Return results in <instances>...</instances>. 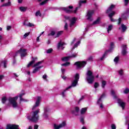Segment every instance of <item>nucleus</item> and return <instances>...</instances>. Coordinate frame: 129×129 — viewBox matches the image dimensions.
<instances>
[{"label": "nucleus", "mask_w": 129, "mask_h": 129, "mask_svg": "<svg viewBox=\"0 0 129 129\" xmlns=\"http://www.w3.org/2000/svg\"><path fill=\"white\" fill-rule=\"evenodd\" d=\"M28 24H29V22H28V20H25L23 23L24 26H26L27 27H28Z\"/></svg>", "instance_id": "obj_42"}, {"label": "nucleus", "mask_w": 129, "mask_h": 129, "mask_svg": "<svg viewBox=\"0 0 129 129\" xmlns=\"http://www.w3.org/2000/svg\"><path fill=\"white\" fill-rule=\"evenodd\" d=\"M117 102L119 106H121L122 109H124V106H125V103L123 102V101H122V100H121L120 99H117Z\"/></svg>", "instance_id": "obj_15"}, {"label": "nucleus", "mask_w": 129, "mask_h": 129, "mask_svg": "<svg viewBox=\"0 0 129 129\" xmlns=\"http://www.w3.org/2000/svg\"><path fill=\"white\" fill-rule=\"evenodd\" d=\"M24 95H25L24 93H22V94H21L20 95H19V97H20V98H21V100H22V97H23V96H24Z\"/></svg>", "instance_id": "obj_56"}, {"label": "nucleus", "mask_w": 129, "mask_h": 129, "mask_svg": "<svg viewBox=\"0 0 129 129\" xmlns=\"http://www.w3.org/2000/svg\"><path fill=\"white\" fill-rule=\"evenodd\" d=\"M48 110H49L48 108L46 107V108H44V114H43V116L44 117H48V115L46 114V113L47 112Z\"/></svg>", "instance_id": "obj_27"}, {"label": "nucleus", "mask_w": 129, "mask_h": 129, "mask_svg": "<svg viewBox=\"0 0 129 129\" xmlns=\"http://www.w3.org/2000/svg\"><path fill=\"white\" fill-rule=\"evenodd\" d=\"M125 125H127L128 127L127 129H129V116H125Z\"/></svg>", "instance_id": "obj_22"}, {"label": "nucleus", "mask_w": 129, "mask_h": 129, "mask_svg": "<svg viewBox=\"0 0 129 129\" xmlns=\"http://www.w3.org/2000/svg\"><path fill=\"white\" fill-rule=\"evenodd\" d=\"M111 128L112 129H116V126H115V124H111Z\"/></svg>", "instance_id": "obj_50"}, {"label": "nucleus", "mask_w": 129, "mask_h": 129, "mask_svg": "<svg viewBox=\"0 0 129 129\" xmlns=\"http://www.w3.org/2000/svg\"><path fill=\"white\" fill-rule=\"evenodd\" d=\"M42 63H43V61H38L36 63L34 64L32 67L35 68L33 70L32 73H36L38 72V71H39V70H40V69H41V68H43V66H40L41 64H42Z\"/></svg>", "instance_id": "obj_5"}, {"label": "nucleus", "mask_w": 129, "mask_h": 129, "mask_svg": "<svg viewBox=\"0 0 129 129\" xmlns=\"http://www.w3.org/2000/svg\"><path fill=\"white\" fill-rule=\"evenodd\" d=\"M2 63H4V65H6L7 64V63H8V61L7 60H4L3 61H2Z\"/></svg>", "instance_id": "obj_60"}, {"label": "nucleus", "mask_w": 129, "mask_h": 129, "mask_svg": "<svg viewBox=\"0 0 129 129\" xmlns=\"http://www.w3.org/2000/svg\"><path fill=\"white\" fill-rule=\"evenodd\" d=\"M34 24L33 23L28 22V25H27V27H34Z\"/></svg>", "instance_id": "obj_47"}, {"label": "nucleus", "mask_w": 129, "mask_h": 129, "mask_svg": "<svg viewBox=\"0 0 129 129\" xmlns=\"http://www.w3.org/2000/svg\"><path fill=\"white\" fill-rule=\"evenodd\" d=\"M76 23V19L75 17L73 18L71 20V23L70 24V27H72Z\"/></svg>", "instance_id": "obj_20"}, {"label": "nucleus", "mask_w": 129, "mask_h": 129, "mask_svg": "<svg viewBox=\"0 0 129 129\" xmlns=\"http://www.w3.org/2000/svg\"><path fill=\"white\" fill-rule=\"evenodd\" d=\"M122 29V32H124L126 30V26L124 24H121V27H119V30Z\"/></svg>", "instance_id": "obj_24"}, {"label": "nucleus", "mask_w": 129, "mask_h": 129, "mask_svg": "<svg viewBox=\"0 0 129 129\" xmlns=\"http://www.w3.org/2000/svg\"><path fill=\"white\" fill-rule=\"evenodd\" d=\"M93 59V58H92V56H90V57L88 58V60H89V61H92Z\"/></svg>", "instance_id": "obj_61"}, {"label": "nucleus", "mask_w": 129, "mask_h": 129, "mask_svg": "<svg viewBox=\"0 0 129 129\" xmlns=\"http://www.w3.org/2000/svg\"><path fill=\"white\" fill-rule=\"evenodd\" d=\"M114 15H115V12L113 11L112 13H111L109 14L108 16L110 18H112V17H113V16H114Z\"/></svg>", "instance_id": "obj_38"}, {"label": "nucleus", "mask_w": 129, "mask_h": 129, "mask_svg": "<svg viewBox=\"0 0 129 129\" xmlns=\"http://www.w3.org/2000/svg\"><path fill=\"white\" fill-rule=\"evenodd\" d=\"M30 32H28L27 33H25L24 35V38H27V37H28V36H29L30 35Z\"/></svg>", "instance_id": "obj_49"}, {"label": "nucleus", "mask_w": 129, "mask_h": 129, "mask_svg": "<svg viewBox=\"0 0 129 129\" xmlns=\"http://www.w3.org/2000/svg\"><path fill=\"white\" fill-rule=\"evenodd\" d=\"M98 86H99V84L98 83H95L94 85V87L95 88H97V87H98Z\"/></svg>", "instance_id": "obj_44"}, {"label": "nucleus", "mask_w": 129, "mask_h": 129, "mask_svg": "<svg viewBox=\"0 0 129 129\" xmlns=\"http://www.w3.org/2000/svg\"><path fill=\"white\" fill-rule=\"evenodd\" d=\"M50 0H44L42 2L39 4L40 6H44V5H46Z\"/></svg>", "instance_id": "obj_30"}, {"label": "nucleus", "mask_w": 129, "mask_h": 129, "mask_svg": "<svg viewBox=\"0 0 129 129\" xmlns=\"http://www.w3.org/2000/svg\"><path fill=\"white\" fill-rule=\"evenodd\" d=\"M18 53H20L21 58L25 57L27 55V49H20L18 52L16 53V54H18Z\"/></svg>", "instance_id": "obj_9"}, {"label": "nucleus", "mask_w": 129, "mask_h": 129, "mask_svg": "<svg viewBox=\"0 0 129 129\" xmlns=\"http://www.w3.org/2000/svg\"><path fill=\"white\" fill-rule=\"evenodd\" d=\"M113 46H114V43L113 42H111L110 44L111 49H112V48H113Z\"/></svg>", "instance_id": "obj_58"}, {"label": "nucleus", "mask_w": 129, "mask_h": 129, "mask_svg": "<svg viewBox=\"0 0 129 129\" xmlns=\"http://www.w3.org/2000/svg\"><path fill=\"white\" fill-rule=\"evenodd\" d=\"M80 8V6L79 7H77L75 8V10H71L72 9H73V6H69L68 7H63L61 8V10L67 13L68 14H71V13H74V14H76L77 13V11H78V9Z\"/></svg>", "instance_id": "obj_4"}, {"label": "nucleus", "mask_w": 129, "mask_h": 129, "mask_svg": "<svg viewBox=\"0 0 129 129\" xmlns=\"http://www.w3.org/2000/svg\"><path fill=\"white\" fill-rule=\"evenodd\" d=\"M79 44H80V41H78L74 45V48H77V47H78V45H79Z\"/></svg>", "instance_id": "obj_45"}, {"label": "nucleus", "mask_w": 129, "mask_h": 129, "mask_svg": "<svg viewBox=\"0 0 129 129\" xmlns=\"http://www.w3.org/2000/svg\"><path fill=\"white\" fill-rule=\"evenodd\" d=\"M63 32V31H60L57 32L56 36H55V38H58V37H60L61 35H62V33Z\"/></svg>", "instance_id": "obj_34"}, {"label": "nucleus", "mask_w": 129, "mask_h": 129, "mask_svg": "<svg viewBox=\"0 0 129 129\" xmlns=\"http://www.w3.org/2000/svg\"><path fill=\"white\" fill-rule=\"evenodd\" d=\"M128 4V0H124V6Z\"/></svg>", "instance_id": "obj_55"}, {"label": "nucleus", "mask_w": 129, "mask_h": 129, "mask_svg": "<svg viewBox=\"0 0 129 129\" xmlns=\"http://www.w3.org/2000/svg\"><path fill=\"white\" fill-rule=\"evenodd\" d=\"M6 101H7V97H4L2 98V102H3V103H6Z\"/></svg>", "instance_id": "obj_43"}, {"label": "nucleus", "mask_w": 129, "mask_h": 129, "mask_svg": "<svg viewBox=\"0 0 129 129\" xmlns=\"http://www.w3.org/2000/svg\"><path fill=\"white\" fill-rule=\"evenodd\" d=\"M86 64H87L86 61H77L74 63V65L77 66V69H80L82 67H85Z\"/></svg>", "instance_id": "obj_7"}, {"label": "nucleus", "mask_w": 129, "mask_h": 129, "mask_svg": "<svg viewBox=\"0 0 129 129\" xmlns=\"http://www.w3.org/2000/svg\"><path fill=\"white\" fill-rule=\"evenodd\" d=\"M122 51L121 54L123 56H125L127 54V51H126V45H122Z\"/></svg>", "instance_id": "obj_14"}, {"label": "nucleus", "mask_w": 129, "mask_h": 129, "mask_svg": "<svg viewBox=\"0 0 129 129\" xmlns=\"http://www.w3.org/2000/svg\"><path fill=\"white\" fill-rule=\"evenodd\" d=\"M35 16L36 17H42V14H41V12H40V11H37L35 13Z\"/></svg>", "instance_id": "obj_33"}, {"label": "nucleus", "mask_w": 129, "mask_h": 129, "mask_svg": "<svg viewBox=\"0 0 129 129\" xmlns=\"http://www.w3.org/2000/svg\"><path fill=\"white\" fill-rule=\"evenodd\" d=\"M118 74L120 75H122V74H123V71L122 70H120L119 71H118Z\"/></svg>", "instance_id": "obj_46"}, {"label": "nucleus", "mask_w": 129, "mask_h": 129, "mask_svg": "<svg viewBox=\"0 0 129 129\" xmlns=\"http://www.w3.org/2000/svg\"><path fill=\"white\" fill-rule=\"evenodd\" d=\"M33 60L30 61L28 64L27 65V68H29V67H30V66H31L32 65H33V64H34V63H35V61H36V60H37V57L34 58L33 57Z\"/></svg>", "instance_id": "obj_19"}, {"label": "nucleus", "mask_w": 129, "mask_h": 129, "mask_svg": "<svg viewBox=\"0 0 129 129\" xmlns=\"http://www.w3.org/2000/svg\"><path fill=\"white\" fill-rule=\"evenodd\" d=\"M77 53H73L71 56L62 57L61 60L63 62H67V61H68L70 58H75V57H77Z\"/></svg>", "instance_id": "obj_10"}, {"label": "nucleus", "mask_w": 129, "mask_h": 129, "mask_svg": "<svg viewBox=\"0 0 129 129\" xmlns=\"http://www.w3.org/2000/svg\"><path fill=\"white\" fill-rule=\"evenodd\" d=\"M100 23V18H98L93 23V25H97Z\"/></svg>", "instance_id": "obj_28"}, {"label": "nucleus", "mask_w": 129, "mask_h": 129, "mask_svg": "<svg viewBox=\"0 0 129 129\" xmlns=\"http://www.w3.org/2000/svg\"><path fill=\"white\" fill-rule=\"evenodd\" d=\"M104 96H105V94H103L97 101V104L99 106V107H100V108H101V109H103V108L104 107V106L102 103V98L104 97Z\"/></svg>", "instance_id": "obj_8"}, {"label": "nucleus", "mask_w": 129, "mask_h": 129, "mask_svg": "<svg viewBox=\"0 0 129 129\" xmlns=\"http://www.w3.org/2000/svg\"><path fill=\"white\" fill-rule=\"evenodd\" d=\"M93 14H94V10L88 11L87 14V20L92 21V16H93Z\"/></svg>", "instance_id": "obj_11"}, {"label": "nucleus", "mask_w": 129, "mask_h": 129, "mask_svg": "<svg viewBox=\"0 0 129 129\" xmlns=\"http://www.w3.org/2000/svg\"><path fill=\"white\" fill-rule=\"evenodd\" d=\"M18 97H19L16 96L14 98H10L9 99L10 103H11V104L12 105V106H13V107L14 108L18 107V103H17V99H18Z\"/></svg>", "instance_id": "obj_6"}, {"label": "nucleus", "mask_w": 129, "mask_h": 129, "mask_svg": "<svg viewBox=\"0 0 129 129\" xmlns=\"http://www.w3.org/2000/svg\"><path fill=\"white\" fill-rule=\"evenodd\" d=\"M84 98V96H82V97H81V98H80V99H79V102H80V101H81V100H82V99H83Z\"/></svg>", "instance_id": "obj_62"}, {"label": "nucleus", "mask_w": 129, "mask_h": 129, "mask_svg": "<svg viewBox=\"0 0 129 129\" xmlns=\"http://www.w3.org/2000/svg\"><path fill=\"white\" fill-rule=\"evenodd\" d=\"M119 60V58L118 57V56H116L114 59V62L115 63V64H117Z\"/></svg>", "instance_id": "obj_35"}, {"label": "nucleus", "mask_w": 129, "mask_h": 129, "mask_svg": "<svg viewBox=\"0 0 129 129\" xmlns=\"http://www.w3.org/2000/svg\"><path fill=\"white\" fill-rule=\"evenodd\" d=\"M70 65V63L69 62H66L64 63H62L61 64V66H66V67H67V66H69Z\"/></svg>", "instance_id": "obj_40"}, {"label": "nucleus", "mask_w": 129, "mask_h": 129, "mask_svg": "<svg viewBox=\"0 0 129 129\" xmlns=\"http://www.w3.org/2000/svg\"><path fill=\"white\" fill-rule=\"evenodd\" d=\"M38 127H39V126L38 125H34V129H38Z\"/></svg>", "instance_id": "obj_63"}, {"label": "nucleus", "mask_w": 129, "mask_h": 129, "mask_svg": "<svg viewBox=\"0 0 129 129\" xmlns=\"http://www.w3.org/2000/svg\"><path fill=\"white\" fill-rule=\"evenodd\" d=\"M111 95L114 97V98H117V97H116V95H115V92L114 90H112L111 91Z\"/></svg>", "instance_id": "obj_29"}, {"label": "nucleus", "mask_w": 129, "mask_h": 129, "mask_svg": "<svg viewBox=\"0 0 129 129\" xmlns=\"http://www.w3.org/2000/svg\"><path fill=\"white\" fill-rule=\"evenodd\" d=\"M79 112V107H75V109L72 111L73 114L74 115H78Z\"/></svg>", "instance_id": "obj_16"}, {"label": "nucleus", "mask_w": 129, "mask_h": 129, "mask_svg": "<svg viewBox=\"0 0 129 129\" xmlns=\"http://www.w3.org/2000/svg\"><path fill=\"white\" fill-rule=\"evenodd\" d=\"M19 10L20 12H25L28 10V8L27 7H21L19 8Z\"/></svg>", "instance_id": "obj_23"}, {"label": "nucleus", "mask_w": 129, "mask_h": 129, "mask_svg": "<svg viewBox=\"0 0 129 129\" xmlns=\"http://www.w3.org/2000/svg\"><path fill=\"white\" fill-rule=\"evenodd\" d=\"M64 30H68V24H67V23H66V24H65Z\"/></svg>", "instance_id": "obj_51"}, {"label": "nucleus", "mask_w": 129, "mask_h": 129, "mask_svg": "<svg viewBox=\"0 0 129 129\" xmlns=\"http://www.w3.org/2000/svg\"><path fill=\"white\" fill-rule=\"evenodd\" d=\"M40 101H41V97H37L35 104L32 108V110H34V109H36L40 105Z\"/></svg>", "instance_id": "obj_12"}, {"label": "nucleus", "mask_w": 129, "mask_h": 129, "mask_svg": "<svg viewBox=\"0 0 129 129\" xmlns=\"http://www.w3.org/2000/svg\"><path fill=\"white\" fill-rule=\"evenodd\" d=\"M11 6H12V2L10 0H8V3L2 5L1 7H11Z\"/></svg>", "instance_id": "obj_21"}, {"label": "nucleus", "mask_w": 129, "mask_h": 129, "mask_svg": "<svg viewBox=\"0 0 129 129\" xmlns=\"http://www.w3.org/2000/svg\"><path fill=\"white\" fill-rule=\"evenodd\" d=\"M108 52H110V50L106 51L104 53V54L103 55L102 57L100 58L101 61H102V60H103V59H104V58H105V56H106V54H107V53H108Z\"/></svg>", "instance_id": "obj_26"}, {"label": "nucleus", "mask_w": 129, "mask_h": 129, "mask_svg": "<svg viewBox=\"0 0 129 129\" xmlns=\"http://www.w3.org/2000/svg\"><path fill=\"white\" fill-rule=\"evenodd\" d=\"M53 49L49 48L46 50V53H47V54H50V53H51Z\"/></svg>", "instance_id": "obj_41"}, {"label": "nucleus", "mask_w": 129, "mask_h": 129, "mask_svg": "<svg viewBox=\"0 0 129 129\" xmlns=\"http://www.w3.org/2000/svg\"><path fill=\"white\" fill-rule=\"evenodd\" d=\"M87 81L89 84H92L94 82V76L91 71H88L87 74Z\"/></svg>", "instance_id": "obj_3"}, {"label": "nucleus", "mask_w": 129, "mask_h": 129, "mask_svg": "<svg viewBox=\"0 0 129 129\" xmlns=\"http://www.w3.org/2000/svg\"><path fill=\"white\" fill-rule=\"evenodd\" d=\"M39 112H40V109H38L35 111L32 112L31 113V115L27 116L28 119L31 120V121H33L34 122L38 121V120L39 119L38 113H39Z\"/></svg>", "instance_id": "obj_2"}, {"label": "nucleus", "mask_w": 129, "mask_h": 129, "mask_svg": "<svg viewBox=\"0 0 129 129\" xmlns=\"http://www.w3.org/2000/svg\"><path fill=\"white\" fill-rule=\"evenodd\" d=\"M61 77L62 79H63V80H66V79H67V77L65 76H61Z\"/></svg>", "instance_id": "obj_54"}, {"label": "nucleus", "mask_w": 129, "mask_h": 129, "mask_svg": "<svg viewBox=\"0 0 129 129\" xmlns=\"http://www.w3.org/2000/svg\"><path fill=\"white\" fill-rule=\"evenodd\" d=\"M114 8H115V6H114L113 5H111L109 7V8L107 10L106 13L107 14H109V13H110V12H111V11H112V10H113L114 9Z\"/></svg>", "instance_id": "obj_18"}, {"label": "nucleus", "mask_w": 129, "mask_h": 129, "mask_svg": "<svg viewBox=\"0 0 129 129\" xmlns=\"http://www.w3.org/2000/svg\"><path fill=\"white\" fill-rule=\"evenodd\" d=\"M80 77V76H79V74H76L74 76V80H73L72 82L71 86H70L69 87L67 88L66 90L61 93L62 97H65V91H66V90L70 89V88L72 87H75L77 85V83H78V81H79Z\"/></svg>", "instance_id": "obj_1"}, {"label": "nucleus", "mask_w": 129, "mask_h": 129, "mask_svg": "<svg viewBox=\"0 0 129 129\" xmlns=\"http://www.w3.org/2000/svg\"><path fill=\"white\" fill-rule=\"evenodd\" d=\"M113 27V26H112V25H110L108 26V28H107L108 33H109V32H110V31H111L112 30Z\"/></svg>", "instance_id": "obj_31"}, {"label": "nucleus", "mask_w": 129, "mask_h": 129, "mask_svg": "<svg viewBox=\"0 0 129 129\" xmlns=\"http://www.w3.org/2000/svg\"><path fill=\"white\" fill-rule=\"evenodd\" d=\"M105 85H106V82H105V81H102L101 85L102 88H104V87H105Z\"/></svg>", "instance_id": "obj_37"}, {"label": "nucleus", "mask_w": 129, "mask_h": 129, "mask_svg": "<svg viewBox=\"0 0 129 129\" xmlns=\"http://www.w3.org/2000/svg\"><path fill=\"white\" fill-rule=\"evenodd\" d=\"M63 46H64V43L59 42L57 45L58 50H63L64 49V47H63Z\"/></svg>", "instance_id": "obj_17"}, {"label": "nucleus", "mask_w": 129, "mask_h": 129, "mask_svg": "<svg viewBox=\"0 0 129 129\" xmlns=\"http://www.w3.org/2000/svg\"><path fill=\"white\" fill-rule=\"evenodd\" d=\"M82 4H86V0H81L79 2L80 7H81Z\"/></svg>", "instance_id": "obj_36"}, {"label": "nucleus", "mask_w": 129, "mask_h": 129, "mask_svg": "<svg viewBox=\"0 0 129 129\" xmlns=\"http://www.w3.org/2000/svg\"><path fill=\"white\" fill-rule=\"evenodd\" d=\"M118 20V25H120V23H121V18H119Z\"/></svg>", "instance_id": "obj_57"}, {"label": "nucleus", "mask_w": 129, "mask_h": 129, "mask_svg": "<svg viewBox=\"0 0 129 129\" xmlns=\"http://www.w3.org/2000/svg\"><path fill=\"white\" fill-rule=\"evenodd\" d=\"M65 125H66V122H65V121L62 122V123L60 124L59 125L54 124V129H59L61 128V127H63V126H65Z\"/></svg>", "instance_id": "obj_13"}, {"label": "nucleus", "mask_w": 129, "mask_h": 129, "mask_svg": "<svg viewBox=\"0 0 129 129\" xmlns=\"http://www.w3.org/2000/svg\"><path fill=\"white\" fill-rule=\"evenodd\" d=\"M80 121L82 122V124H84V118L81 117L80 118Z\"/></svg>", "instance_id": "obj_48"}, {"label": "nucleus", "mask_w": 129, "mask_h": 129, "mask_svg": "<svg viewBox=\"0 0 129 129\" xmlns=\"http://www.w3.org/2000/svg\"><path fill=\"white\" fill-rule=\"evenodd\" d=\"M55 34H56V32L54 31H52L50 33L48 34L47 36L48 37H50V36H54Z\"/></svg>", "instance_id": "obj_32"}, {"label": "nucleus", "mask_w": 129, "mask_h": 129, "mask_svg": "<svg viewBox=\"0 0 129 129\" xmlns=\"http://www.w3.org/2000/svg\"><path fill=\"white\" fill-rule=\"evenodd\" d=\"M11 29H12V26H7V30L8 31H10V30H11Z\"/></svg>", "instance_id": "obj_59"}, {"label": "nucleus", "mask_w": 129, "mask_h": 129, "mask_svg": "<svg viewBox=\"0 0 129 129\" xmlns=\"http://www.w3.org/2000/svg\"><path fill=\"white\" fill-rule=\"evenodd\" d=\"M47 75L44 74L43 76H42V78L43 79H44V80H46V79H47Z\"/></svg>", "instance_id": "obj_53"}, {"label": "nucleus", "mask_w": 129, "mask_h": 129, "mask_svg": "<svg viewBox=\"0 0 129 129\" xmlns=\"http://www.w3.org/2000/svg\"><path fill=\"white\" fill-rule=\"evenodd\" d=\"M87 111V108H83L81 110V114H85L86 111Z\"/></svg>", "instance_id": "obj_25"}, {"label": "nucleus", "mask_w": 129, "mask_h": 129, "mask_svg": "<svg viewBox=\"0 0 129 129\" xmlns=\"http://www.w3.org/2000/svg\"><path fill=\"white\" fill-rule=\"evenodd\" d=\"M128 92H129V89L127 88H125L123 91V93H124L125 94H127Z\"/></svg>", "instance_id": "obj_39"}, {"label": "nucleus", "mask_w": 129, "mask_h": 129, "mask_svg": "<svg viewBox=\"0 0 129 129\" xmlns=\"http://www.w3.org/2000/svg\"><path fill=\"white\" fill-rule=\"evenodd\" d=\"M4 75H1L0 76V80H2V79H4Z\"/></svg>", "instance_id": "obj_64"}, {"label": "nucleus", "mask_w": 129, "mask_h": 129, "mask_svg": "<svg viewBox=\"0 0 129 129\" xmlns=\"http://www.w3.org/2000/svg\"><path fill=\"white\" fill-rule=\"evenodd\" d=\"M61 71L62 73V75H64V74H65V72L66 71V70L64 69L61 68Z\"/></svg>", "instance_id": "obj_52"}]
</instances>
